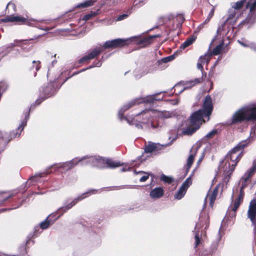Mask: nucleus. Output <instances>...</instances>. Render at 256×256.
<instances>
[{"label":"nucleus","mask_w":256,"mask_h":256,"mask_svg":"<svg viewBox=\"0 0 256 256\" xmlns=\"http://www.w3.org/2000/svg\"><path fill=\"white\" fill-rule=\"evenodd\" d=\"M162 92H160V94ZM148 96L144 98H136L128 102L127 104L124 105L119 110L118 116L119 118L122 120H126L130 124L135 125L138 128L142 129H155L158 126V124L155 122L154 116L156 115V111L152 109H146L134 117L124 116L123 114L125 111L130 108L133 106L139 104L142 102L151 104L154 100H160V98H156L157 94Z\"/></svg>","instance_id":"nucleus-1"},{"label":"nucleus","mask_w":256,"mask_h":256,"mask_svg":"<svg viewBox=\"0 0 256 256\" xmlns=\"http://www.w3.org/2000/svg\"><path fill=\"white\" fill-rule=\"evenodd\" d=\"M213 109L212 99L210 96H206L202 104V108L192 114L190 116V120L192 128H188L184 133L187 135H191L195 132L202 125V122L208 121Z\"/></svg>","instance_id":"nucleus-2"},{"label":"nucleus","mask_w":256,"mask_h":256,"mask_svg":"<svg viewBox=\"0 0 256 256\" xmlns=\"http://www.w3.org/2000/svg\"><path fill=\"white\" fill-rule=\"evenodd\" d=\"M250 142V140L240 142L236 146L231 150L226 156L222 164H225L226 174L230 175L234 170L236 165L242 158V150Z\"/></svg>","instance_id":"nucleus-3"},{"label":"nucleus","mask_w":256,"mask_h":256,"mask_svg":"<svg viewBox=\"0 0 256 256\" xmlns=\"http://www.w3.org/2000/svg\"><path fill=\"white\" fill-rule=\"evenodd\" d=\"M251 120L253 126L250 136L253 139L256 136V104H252L238 110L233 116L232 124L238 123L242 120Z\"/></svg>","instance_id":"nucleus-4"},{"label":"nucleus","mask_w":256,"mask_h":256,"mask_svg":"<svg viewBox=\"0 0 256 256\" xmlns=\"http://www.w3.org/2000/svg\"><path fill=\"white\" fill-rule=\"evenodd\" d=\"M240 14L234 10L230 9L226 18L224 20L221 26H219L217 29L216 35L214 39L216 38L218 36H222L224 38V36H226L228 31L234 26Z\"/></svg>","instance_id":"nucleus-5"},{"label":"nucleus","mask_w":256,"mask_h":256,"mask_svg":"<svg viewBox=\"0 0 256 256\" xmlns=\"http://www.w3.org/2000/svg\"><path fill=\"white\" fill-rule=\"evenodd\" d=\"M256 172V160H254L252 162V166L246 172L241 178V180H242V186L238 198H236L234 201V204L232 208V211L234 212H236L240 204L242 202L244 195L243 189L246 185V182L255 174Z\"/></svg>","instance_id":"nucleus-6"},{"label":"nucleus","mask_w":256,"mask_h":256,"mask_svg":"<svg viewBox=\"0 0 256 256\" xmlns=\"http://www.w3.org/2000/svg\"><path fill=\"white\" fill-rule=\"evenodd\" d=\"M67 79L66 78L60 86L58 85V80H56L43 86L42 90H40V97L36 101V104L39 105L43 100L54 94L56 90L66 82Z\"/></svg>","instance_id":"nucleus-7"},{"label":"nucleus","mask_w":256,"mask_h":256,"mask_svg":"<svg viewBox=\"0 0 256 256\" xmlns=\"http://www.w3.org/2000/svg\"><path fill=\"white\" fill-rule=\"evenodd\" d=\"M210 224L209 216L208 214L201 212L200 214L199 221L196 224L194 228V238H195V246L196 247L200 243V238L202 234H200V232L202 233V228L204 226V230H206Z\"/></svg>","instance_id":"nucleus-8"},{"label":"nucleus","mask_w":256,"mask_h":256,"mask_svg":"<svg viewBox=\"0 0 256 256\" xmlns=\"http://www.w3.org/2000/svg\"><path fill=\"white\" fill-rule=\"evenodd\" d=\"M246 8L250 9V14L247 18L239 24L240 28L244 25H248V28H249L256 21V0H250L246 4Z\"/></svg>","instance_id":"nucleus-9"},{"label":"nucleus","mask_w":256,"mask_h":256,"mask_svg":"<svg viewBox=\"0 0 256 256\" xmlns=\"http://www.w3.org/2000/svg\"><path fill=\"white\" fill-rule=\"evenodd\" d=\"M176 138V137L175 136L172 138V140L170 142L169 144H160L158 143H154L152 142H148L147 144H146L144 153L141 156H139L138 158V160L140 161V162L146 160L144 157V154H150L154 152L158 151V150H161L163 147H166L172 144L174 140Z\"/></svg>","instance_id":"nucleus-10"},{"label":"nucleus","mask_w":256,"mask_h":256,"mask_svg":"<svg viewBox=\"0 0 256 256\" xmlns=\"http://www.w3.org/2000/svg\"><path fill=\"white\" fill-rule=\"evenodd\" d=\"M101 190L92 189L86 192L83 193L81 195L79 196L77 198L74 199L70 203L68 204V200L64 202L66 206H62L59 208L58 211L62 210L63 212H66L67 210L71 208L74 206L77 202L88 197V196L95 194L96 192H100Z\"/></svg>","instance_id":"nucleus-11"},{"label":"nucleus","mask_w":256,"mask_h":256,"mask_svg":"<svg viewBox=\"0 0 256 256\" xmlns=\"http://www.w3.org/2000/svg\"><path fill=\"white\" fill-rule=\"evenodd\" d=\"M247 216L250 219L252 225L254 227V230L256 228V200L253 199L250 202Z\"/></svg>","instance_id":"nucleus-12"},{"label":"nucleus","mask_w":256,"mask_h":256,"mask_svg":"<svg viewBox=\"0 0 256 256\" xmlns=\"http://www.w3.org/2000/svg\"><path fill=\"white\" fill-rule=\"evenodd\" d=\"M88 162L91 164L92 166L100 168H106V160L100 156H90V158H88Z\"/></svg>","instance_id":"nucleus-13"},{"label":"nucleus","mask_w":256,"mask_h":256,"mask_svg":"<svg viewBox=\"0 0 256 256\" xmlns=\"http://www.w3.org/2000/svg\"><path fill=\"white\" fill-rule=\"evenodd\" d=\"M126 44V40L116 38L111 40H108L104 42L103 47L104 48H116L122 47Z\"/></svg>","instance_id":"nucleus-14"},{"label":"nucleus","mask_w":256,"mask_h":256,"mask_svg":"<svg viewBox=\"0 0 256 256\" xmlns=\"http://www.w3.org/2000/svg\"><path fill=\"white\" fill-rule=\"evenodd\" d=\"M158 35H154L148 37L142 38L140 37H134L132 40L135 41L136 43L142 47H145L152 43L154 38L158 37Z\"/></svg>","instance_id":"nucleus-15"},{"label":"nucleus","mask_w":256,"mask_h":256,"mask_svg":"<svg viewBox=\"0 0 256 256\" xmlns=\"http://www.w3.org/2000/svg\"><path fill=\"white\" fill-rule=\"evenodd\" d=\"M20 41L16 40L13 42L10 43L6 46H3L0 48V54H2V57L8 55L14 46H20Z\"/></svg>","instance_id":"nucleus-16"},{"label":"nucleus","mask_w":256,"mask_h":256,"mask_svg":"<svg viewBox=\"0 0 256 256\" xmlns=\"http://www.w3.org/2000/svg\"><path fill=\"white\" fill-rule=\"evenodd\" d=\"M102 48H94L88 55L84 56L78 60L80 64L83 63L84 62H88L90 60L98 56L102 52Z\"/></svg>","instance_id":"nucleus-17"},{"label":"nucleus","mask_w":256,"mask_h":256,"mask_svg":"<svg viewBox=\"0 0 256 256\" xmlns=\"http://www.w3.org/2000/svg\"><path fill=\"white\" fill-rule=\"evenodd\" d=\"M212 54H206L204 56H200L198 64H197V68L198 70H200L202 73V76L203 78L204 76V68L202 65L206 64V65L209 62L210 59L211 58ZM204 76H206V74H204Z\"/></svg>","instance_id":"nucleus-18"},{"label":"nucleus","mask_w":256,"mask_h":256,"mask_svg":"<svg viewBox=\"0 0 256 256\" xmlns=\"http://www.w3.org/2000/svg\"><path fill=\"white\" fill-rule=\"evenodd\" d=\"M29 118V113L28 112H26L25 114V118L24 120L22 122L21 124H20L19 126L17 128V129L16 130V132H12L10 134V137L11 138H14L16 137H18L20 136L21 132L24 130V126L26 124V122L28 120Z\"/></svg>","instance_id":"nucleus-19"},{"label":"nucleus","mask_w":256,"mask_h":256,"mask_svg":"<svg viewBox=\"0 0 256 256\" xmlns=\"http://www.w3.org/2000/svg\"><path fill=\"white\" fill-rule=\"evenodd\" d=\"M84 159V158L82 159H78V158H73L71 160L65 162L61 164L60 167L63 168L66 170H68L78 165L79 162H82V160Z\"/></svg>","instance_id":"nucleus-20"},{"label":"nucleus","mask_w":256,"mask_h":256,"mask_svg":"<svg viewBox=\"0 0 256 256\" xmlns=\"http://www.w3.org/2000/svg\"><path fill=\"white\" fill-rule=\"evenodd\" d=\"M218 193V188L216 187L212 192L209 191L206 195V196L204 200V206L205 207L206 206V200H210V205L211 207H212L214 202L216 198Z\"/></svg>","instance_id":"nucleus-21"},{"label":"nucleus","mask_w":256,"mask_h":256,"mask_svg":"<svg viewBox=\"0 0 256 256\" xmlns=\"http://www.w3.org/2000/svg\"><path fill=\"white\" fill-rule=\"evenodd\" d=\"M202 80L203 78L202 77L200 78H195L194 80L185 82L184 83L183 88L180 89V90L178 92V94H180L185 90L191 88L193 86H195L196 84L200 83L202 82Z\"/></svg>","instance_id":"nucleus-22"},{"label":"nucleus","mask_w":256,"mask_h":256,"mask_svg":"<svg viewBox=\"0 0 256 256\" xmlns=\"http://www.w3.org/2000/svg\"><path fill=\"white\" fill-rule=\"evenodd\" d=\"M198 148H199L198 146H194L191 148L190 150V154L188 158L187 163L186 165V172H188L190 168L191 167L194 160V158Z\"/></svg>","instance_id":"nucleus-23"},{"label":"nucleus","mask_w":256,"mask_h":256,"mask_svg":"<svg viewBox=\"0 0 256 256\" xmlns=\"http://www.w3.org/2000/svg\"><path fill=\"white\" fill-rule=\"evenodd\" d=\"M3 22H14L16 23H26V19L21 16H14L12 15L10 16H7L4 19L1 20Z\"/></svg>","instance_id":"nucleus-24"},{"label":"nucleus","mask_w":256,"mask_h":256,"mask_svg":"<svg viewBox=\"0 0 256 256\" xmlns=\"http://www.w3.org/2000/svg\"><path fill=\"white\" fill-rule=\"evenodd\" d=\"M164 190L161 187H158L151 190L150 196L152 198H158L162 196Z\"/></svg>","instance_id":"nucleus-25"},{"label":"nucleus","mask_w":256,"mask_h":256,"mask_svg":"<svg viewBox=\"0 0 256 256\" xmlns=\"http://www.w3.org/2000/svg\"><path fill=\"white\" fill-rule=\"evenodd\" d=\"M32 22H34V24H32V26H35L37 27L38 28L44 30L46 32H48L50 30H52V28H48V27H46L45 28H42L40 26L37 24L38 22L43 23L44 24H49L50 23V20H32Z\"/></svg>","instance_id":"nucleus-26"},{"label":"nucleus","mask_w":256,"mask_h":256,"mask_svg":"<svg viewBox=\"0 0 256 256\" xmlns=\"http://www.w3.org/2000/svg\"><path fill=\"white\" fill-rule=\"evenodd\" d=\"M246 0H240L232 4V10H234L236 12H238V14H241L240 12V9H241L244 4L246 3Z\"/></svg>","instance_id":"nucleus-27"},{"label":"nucleus","mask_w":256,"mask_h":256,"mask_svg":"<svg viewBox=\"0 0 256 256\" xmlns=\"http://www.w3.org/2000/svg\"><path fill=\"white\" fill-rule=\"evenodd\" d=\"M122 165L120 162L114 161L110 159L106 160V168H116Z\"/></svg>","instance_id":"nucleus-28"},{"label":"nucleus","mask_w":256,"mask_h":256,"mask_svg":"<svg viewBox=\"0 0 256 256\" xmlns=\"http://www.w3.org/2000/svg\"><path fill=\"white\" fill-rule=\"evenodd\" d=\"M50 216H52V215L49 216L44 221L40 223V227L42 230L47 228L54 222L51 220V218H50Z\"/></svg>","instance_id":"nucleus-29"},{"label":"nucleus","mask_w":256,"mask_h":256,"mask_svg":"<svg viewBox=\"0 0 256 256\" xmlns=\"http://www.w3.org/2000/svg\"><path fill=\"white\" fill-rule=\"evenodd\" d=\"M44 174L42 173V174H36L35 176H32L27 181L26 185L28 186L33 185L34 184V182H38V178L42 177Z\"/></svg>","instance_id":"nucleus-30"},{"label":"nucleus","mask_w":256,"mask_h":256,"mask_svg":"<svg viewBox=\"0 0 256 256\" xmlns=\"http://www.w3.org/2000/svg\"><path fill=\"white\" fill-rule=\"evenodd\" d=\"M196 40V38L192 36L188 38L180 46V50H184L186 48L192 44Z\"/></svg>","instance_id":"nucleus-31"},{"label":"nucleus","mask_w":256,"mask_h":256,"mask_svg":"<svg viewBox=\"0 0 256 256\" xmlns=\"http://www.w3.org/2000/svg\"><path fill=\"white\" fill-rule=\"evenodd\" d=\"M96 2V0H87L84 2H82L80 4H78L76 8H85L88 6H92L94 2Z\"/></svg>","instance_id":"nucleus-32"},{"label":"nucleus","mask_w":256,"mask_h":256,"mask_svg":"<svg viewBox=\"0 0 256 256\" xmlns=\"http://www.w3.org/2000/svg\"><path fill=\"white\" fill-rule=\"evenodd\" d=\"M186 192V190L184 188L180 186L178 190L174 195V198L177 200H180L184 196Z\"/></svg>","instance_id":"nucleus-33"},{"label":"nucleus","mask_w":256,"mask_h":256,"mask_svg":"<svg viewBox=\"0 0 256 256\" xmlns=\"http://www.w3.org/2000/svg\"><path fill=\"white\" fill-rule=\"evenodd\" d=\"M12 196V194L6 192L0 193V206L2 205L6 200Z\"/></svg>","instance_id":"nucleus-34"},{"label":"nucleus","mask_w":256,"mask_h":256,"mask_svg":"<svg viewBox=\"0 0 256 256\" xmlns=\"http://www.w3.org/2000/svg\"><path fill=\"white\" fill-rule=\"evenodd\" d=\"M224 44V40H222V42L218 44L212 50V54L214 55L219 54L222 50V48Z\"/></svg>","instance_id":"nucleus-35"},{"label":"nucleus","mask_w":256,"mask_h":256,"mask_svg":"<svg viewBox=\"0 0 256 256\" xmlns=\"http://www.w3.org/2000/svg\"><path fill=\"white\" fill-rule=\"evenodd\" d=\"M157 114L158 116H160L163 118H168L171 117L172 113L170 112H169L167 111H164V112H157L156 114Z\"/></svg>","instance_id":"nucleus-36"},{"label":"nucleus","mask_w":256,"mask_h":256,"mask_svg":"<svg viewBox=\"0 0 256 256\" xmlns=\"http://www.w3.org/2000/svg\"><path fill=\"white\" fill-rule=\"evenodd\" d=\"M192 181L191 180V176H190L188 178L186 179V180L183 182L182 185V187L184 188V189L186 190L188 188V186L192 184Z\"/></svg>","instance_id":"nucleus-37"},{"label":"nucleus","mask_w":256,"mask_h":256,"mask_svg":"<svg viewBox=\"0 0 256 256\" xmlns=\"http://www.w3.org/2000/svg\"><path fill=\"white\" fill-rule=\"evenodd\" d=\"M97 14H98V12H92L90 13L84 15L82 18V20L86 21L88 20H90L92 17L96 16Z\"/></svg>","instance_id":"nucleus-38"},{"label":"nucleus","mask_w":256,"mask_h":256,"mask_svg":"<svg viewBox=\"0 0 256 256\" xmlns=\"http://www.w3.org/2000/svg\"><path fill=\"white\" fill-rule=\"evenodd\" d=\"M174 58V55H171L167 57L164 58L160 60H158V62L160 63H166L172 60Z\"/></svg>","instance_id":"nucleus-39"},{"label":"nucleus","mask_w":256,"mask_h":256,"mask_svg":"<svg viewBox=\"0 0 256 256\" xmlns=\"http://www.w3.org/2000/svg\"><path fill=\"white\" fill-rule=\"evenodd\" d=\"M217 132H218L216 130H212L204 136V139L209 140L212 138L214 136H215Z\"/></svg>","instance_id":"nucleus-40"},{"label":"nucleus","mask_w":256,"mask_h":256,"mask_svg":"<svg viewBox=\"0 0 256 256\" xmlns=\"http://www.w3.org/2000/svg\"><path fill=\"white\" fill-rule=\"evenodd\" d=\"M160 180L166 183L170 184L172 182L173 180L172 178L164 174H162L160 176Z\"/></svg>","instance_id":"nucleus-41"},{"label":"nucleus","mask_w":256,"mask_h":256,"mask_svg":"<svg viewBox=\"0 0 256 256\" xmlns=\"http://www.w3.org/2000/svg\"><path fill=\"white\" fill-rule=\"evenodd\" d=\"M88 158H90V156H84L80 158V159H82L83 158H84V159L82 160V162H79L78 164H80L82 166H86V165H90L91 166V164L90 162H88Z\"/></svg>","instance_id":"nucleus-42"},{"label":"nucleus","mask_w":256,"mask_h":256,"mask_svg":"<svg viewBox=\"0 0 256 256\" xmlns=\"http://www.w3.org/2000/svg\"><path fill=\"white\" fill-rule=\"evenodd\" d=\"M136 174H142V173H144V175L143 176H142L140 178V182H146L148 178L149 177V175L146 173V172H144L142 171H139L138 172H135Z\"/></svg>","instance_id":"nucleus-43"},{"label":"nucleus","mask_w":256,"mask_h":256,"mask_svg":"<svg viewBox=\"0 0 256 256\" xmlns=\"http://www.w3.org/2000/svg\"><path fill=\"white\" fill-rule=\"evenodd\" d=\"M40 61H36V60H34L32 62V68H35L36 70V71L37 72L38 71L40 68Z\"/></svg>","instance_id":"nucleus-44"},{"label":"nucleus","mask_w":256,"mask_h":256,"mask_svg":"<svg viewBox=\"0 0 256 256\" xmlns=\"http://www.w3.org/2000/svg\"><path fill=\"white\" fill-rule=\"evenodd\" d=\"M144 1L145 0H134V6L136 8H139L144 4Z\"/></svg>","instance_id":"nucleus-45"},{"label":"nucleus","mask_w":256,"mask_h":256,"mask_svg":"<svg viewBox=\"0 0 256 256\" xmlns=\"http://www.w3.org/2000/svg\"><path fill=\"white\" fill-rule=\"evenodd\" d=\"M128 15L126 14H124L121 15H120L116 20V21L118 22L121 21L122 20H124L126 18L128 17Z\"/></svg>","instance_id":"nucleus-46"},{"label":"nucleus","mask_w":256,"mask_h":256,"mask_svg":"<svg viewBox=\"0 0 256 256\" xmlns=\"http://www.w3.org/2000/svg\"><path fill=\"white\" fill-rule=\"evenodd\" d=\"M102 66L100 61L94 62L92 66H90L88 68H92L94 67H100Z\"/></svg>","instance_id":"nucleus-47"},{"label":"nucleus","mask_w":256,"mask_h":256,"mask_svg":"<svg viewBox=\"0 0 256 256\" xmlns=\"http://www.w3.org/2000/svg\"><path fill=\"white\" fill-rule=\"evenodd\" d=\"M238 42L243 46L244 47H249V43L248 42H243V41H240L238 40Z\"/></svg>","instance_id":"nucleus-48"},{"label":"nucleus","mask_w":256,"mask_h":256,"mask_svg":"<svg viewBox=\"0 0 256 256\" xmlns=\"http://www.w3.org/2000/svg\"><path fill=\"white\" fill-rule=\"evenodd\" d=\"M249 48L256 52V44L254 42H250L249 43Z\"/></svg>","instance_id":"nucleus-49"},{"label":"nucleus","mask_w":256,"mask_h":256,"mask_svg":"<svg viewBox=\"0 0 256 256\" xmlns=\"http://www.w3.org/2000/svg\"><path fill=\"white\" fill-rule=\"evenodd\" d=\"M116 188L117 189L120 190V189H122V188H132L133 186L126 185V186H116Z\"/></svg>","instance_id":"nucleus-50"},{"label":"nucleus","mask_w":256,"mask_h":256,"mask_svg":"<svg viewBox=\"0 0 256 256\" xmlns=\"http://www.w3.org/2000/svg\"><path fill=\"white\" fill-rule=\"evenodd\" d=\"M149 72H143L142 74H140V75H138L137 74H136V71H135V74H134V76L136 78H141L142 76L147 74Z\"/></svg>","instance_id":"nucleus-51"},{"label":"nucleus","mask_w":256,"mask_h":256,"mask_svg":"<svg viewBox=\"0 0 256 256\" xmlns=\"http://www.w3.org/2000/svg\"><path fill=\"white\" fill-rule=\"evenodd\" d=\"M214 8L213 6L212 8V10L209 12L208 16L210 18H212L214 16Z\"/></svg>","instance_id":"nucleus-52"},{"label":"nucleus","mask_w":256,"mask_h":256,"mask_svg":"<svg viewBox=\"0 0 256 256\" xmlns=\"http://www.w3.org/2000/svg\"><path fill=\"white\" fill-rule=\"evenodd\" d=\"M9 7H12V8L14 9V11L16 10V6L14 3H12V2L8 3V4H7V6H6V9H8V8H9Z\"/></svg>","instance_id":"nucleus-53"},{"label":"nucleus","mask_w":256,"mask_h":256,"mask_svg":"<svg viewBox=\"0 0 256 256\" xmlns=\"http://www.w3.org/2000/svg\"><path fill=\"white\" fill-rule=\"evenodd\" d=\"M130 168V166H126L122 168L120 171L122 172H126L129 170Z\"/></svg>","instance_id":"nucleus-54"},{"label":"nucleus","mask_w":256,"mask_h":256,"mask_svg":"<svg viewBox=\"0 0 256 256\" xmlns=\"http://www.w3.org/2000/svg\"><path fill=\"white\" fill-rule=\"evenodd\" d=\"M59 209L57 211V212L58 214H60V216H58V217H56V218H55L52 221L54 222V220H57L58 218H60V216H61V215H62L64 212H63V211L62 210H60V211H58Z\"/></svg>","instance_id":"nucleus-55"},{"label":"nucleus","mask_w":256,"mask_h":256,"mask_svg":"<svg viewBox=\"0 0 256 256\" xmlns=\"http://www.w3.org/2000/svg\"><path fill=\"white\" fill-rule=\"evenodd\" d=\"M125 0H114V4H118L120 2H124Z\"/></svg>","instance_id":"nucleus-56"},{"label":"nucleus","mask_w":256,"mask_h":256,"mask_svg":"<svg viewBox=\"0 0 256 256\" xmlns=\"http://www.w3.org/2000/svg\"><path fill=\"white\" fill-rule=\"evenodd\" d=\"M204 24L202 22V23L201 24H200V26L198 27V28L200 30L202 28L204 27Z\"/></svg>","instance_id":"nucleus-57"},{"label":"nucleus","mask_w":256,"mask_h":256,"mask_svg":"<svg viewBox=\"0 0 256 256\" xmlns=\"http://www.w3.org/2000/svg\"><path fill=\"white\" fill-rule=\"evenodd\" d=\"M203 157H204V156H202L200 158V159L198 160V161L197 164H198H198H200L201 162H202V158H203Z\"/></svg>","instance_id":"nucleus-58"},{"label":"nucleus","mask_w":256,"mask_h":256,"mask_svg":"<svg viewBox=\"0 0 256 256\" xmlns=\"http://www.w3.org/2000/svg\"><path fill=\"white\" fill-rule=\"evenodd\" d=\"M57 61L56 60H53L52 62V66L54 64L56 63Z\"/></svg>","instance_id":"nucleus-59"},{"label":"nucleus","mask_w":256,"mask_h":256,"mask_svg":"<svg viewBox=\"0 0 256 256\" xmlns=\"http://www.w3.org/2000/svg\"><path fill=\"white\" fill-rule=\"evenodd\" d=\"M112 22V21L111 20H108L107 24H111Z\"/></svg>","instance_id":"nucleus-60"},{"label":"nucleus","mask_w":256,"mask_h":256,"mask_svg":"<svg viewBox=\"0 0 256 256\" xmlns=\"http://www.w3.org/2000/svg\"><path fill=\"white\" fill-rule=\"evenodd\" d=\"M211 18L207 16L205 20L207 22H209Z\"/></svg>","instance_id":"nucleus-61"},{"label":"nucleus","mask_w":256,"mask_h":256,"mask_svg":"<svg viewBox=\"0 0 256 256\" xmlns=\"http://www.w3.org/2000/svg\"><path fill=\"white\" fill-rule=\"evenodd\" d=\"M44 192H34V194H44Z\"/></svg>","instance_id":"nucleus-62"},{"label":"nucleus","mask_w":256,"mask_h":256,"mask_svg":"<svg viewBox=\"0 0 256 256\" xmlns=\"http://www.w3.org/2000/svg\"><path fill=\"white\" fill-rule=\"evenodd\" d=\"M6 210V209H5V208L0 209V213L2 212H5Z\"/></svg>","instance_id":"nucleus-63"},{"label":"nucleus","mask_w":256,"mask_h":256,"mask_svg":"<svg viewBox=\"0 0 256 256\" xmlns=\"http://www.w3.org/2000/svg\"><path fill=\"white\" fill-rule=\"evenodd\" d=\"M180 86V85H176V86H174V89H175V90H176V88H178Z\"/></svg>","instance_id":"nucleus-64"}]
</instances>
